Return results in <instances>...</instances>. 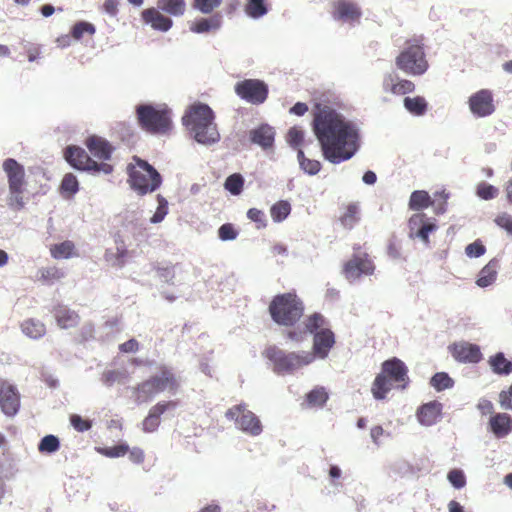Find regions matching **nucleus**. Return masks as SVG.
Segmentation results:
<instances>
[{
	"mask_svg": "<svg viewBox=\"0 0 512 512\" xmlns=\"http://www.w3.org/2000/svg\"><path fill=\"white\" fill-rule=\"evenodd\" d=\"M312 128L324 158L333 164L349 160L358 150L357 130L327 104L315 105Z\"/></svg>",
	"mask_w": 512,
	"mask_h": 512,
	"instance_id": "nucleus-1",
	"label": "nucleus"
},
{
	"mask_svg": "<svg viewBox=\"0 0 512 512\" xmlns=\"http://www.w3.org/2000/svg\"><path fill=\"white\" fill-rule=\"evenodd\" d=\"M214 112L204 103H195L185 112L182 122L198 143L212 144L220 135L214 123Z\"/></svg>",
	"mask_w": 512,
	"mask_h": 512,
	"instance_id": "nucleus-2",
	"label": "nucleus"
},
{
	"mask_svg": "<svg viewBox=\"0 0 512 512\" xmlns=\"http://www.w3.org/2000/svg\"><path fill=\"white\" fill-rule=\"evenodd\" d=\"M179 388L180 381L173 369L166 365H160L156 374L133 388V396L137 404H143L150 402L156 395L165 391L175 394Z\"/></svg>",
	"mask_w": 512,
	"mask_h": 512,
	"instance_id": "nucleus-3",
	"label": "nucleus"
},
{
	"mask_svg": "<svg viewBox=\"0 0 512 512\" xmlns=\"http://www.w3.org/2000/svg\"><path fill=\"white\" fill-rule=\"evenodd\" d=\"M271 319L280 326L292 327L304 315L305 305L295 291L275 295L269 303Z\"/></svg>",
	"mask_w": 512,
	"mask_h": 512,
	"instance_id": "nucleus-4",
	"label": "nucleus"
},
{
	"mask_svg": "<svg viewBox=\"0 0 512 512\" xmlns=\"http://www.w3.org/2000/svg\"><path fill=\"white\" fill-rule=\"evenodd\" d=\"M408 369L403 361L398 358H392L384 361L381 366V372L375 377L371 392L375 399L383 400L387 393L393 388H405L408 383Z\"/></svg>",
	"mask_w": 512,
	"mask_h": 512,
	"instance_id": "nucleus-5",
	"label": "nucleus"
},
{
	"mask_svg": "<svg viewBox=\"0 0 512 512\" xmlns=\"http://www.w3.org/2000/svg\"><path fill=\"white\" fill-rule=\"evenodd\" d=\"M135 113L139 127L147 133L166 135L173 129L172 111L165 104H140Z\"/></svg>",
	"mask_w": 512,
	"mask_h": 512,
	"instance_id": "nucleus-6",
	"label": "nucleus"
},
{
	"mask_svg": "<svg viewBox=\"0 0 512 512\" xmlns=\"http://www.w3.org/2000/svg\"><path fill=\"white\" fill-rule=\"evenodd\" d=\"M127 174L131 188L141 196L154 192L162 183L158 171L137 156H134L133 162L127 166Z\"/></svg>",
	"mask_w": 512,
	"mask_h": 512,
	"instance_id": "nucleus-7",
	"label": "nucleus"
},
{
	"mask_svg": "<svg viewBox=\"0 0 512 512\" xmlns=\"http://www.w3.org/2000/svg\"><path fill=\"white\" fill-rule=\"evenodd\" d=\"M2 168L7 177L9 189L7 205L14 211H20L26 204L24 195L27 190V180L24 166L13 158H7Z\"/></svg>",
	"mask_w": 512,
	"mask_h": 512,
	"instance_id": "nucleus-8",
	"label": "nucleus"
},
{
	"mask_svg": "<svg viewBox=\"0 0 512 512\" xmlns=\"http://www.w3.org/2000/svg\"><path fill=\"white\" fill-rule=\"evenodd\" d=\"M306 332L313 334V356L326 358L334 347L336 340L334 332L328 328L327 319L318 312L308 315L304 321Z\"/></svg>",
	"mask_w": 512,
	"mask_h": 512,
	"instance_id": "nucleus-9",
	"label": "nucleus"
},
{
	"mask_svg": "<svg viewBox=\"0 0 512 512\" xmlns=\"http://www.w3.org/2000/svg\"><path fill=\"white\" fill-rule=\"evenodd\" d=\"M398 69L412 76H421L429 68L423 44L416 39L408 40L395 58Z\"/></svg>",
	"mask_w": 512,
	"mask_h": 512,
	"instance_id": "nucleus-10",
	"label": "nucleus"
},
{
	"mask_svg": "<svg viewBox=\"0 0 512 512\" xmlns=\"http://www.w3.org/2000/svg\"><path fill=\"white\" fill-rule=\"evenodd\" d=\"M263 355L273 364V370L278 374L291 373L314 361V356L310 352L286 353L274 345L267 347Z\"/></svg>",
	"mask_w": 512,
	"mask_h": 512,
	"instance_id": "nucleus-11",
	"label": "nucleus"
},
{
	"mask_svg": "<svg viewBox=\"0 0 512 512\" xmlns=\"http://www.w3.org/2000/svg\"><path fill=\"white\" fill-rule=\"evenodd\" d=\"M374 270L375 265L369 254L359 244H355L352 256L343 264L342 273L345 278L354 281L363 275H372Z\"/></svg>",
	"mask_w": 512,
	"mask_h": 512,
	"instance_id": "nucleus-12",
	"label": "nucleus"
},
{
	"mask_svg": "<svg viewBox=\"0 0 512 512\" xmlns=\"http://www.w3.org/2000/svg\"><path fill=\"white\" fill-rule=\"evenodd\" d=\"M225 417L234 421L236 427L251 436H258L263 431L260 419L247 408L246 404H238L229 408Z\"/></svg>",
	"mask_w": 512,
	"mask_h": 512,
	"instance_id": "nucleus-13",
	"label": "nucleus"
},
{
	"mask_svg": "<svg viewBox=\"0 0 512 512\" xmlns=\"http://www.w3.org/2000/svg\"><path fill=\"white\" fill-rule=\"evenodd\" d=\"M66 161L74 168L82 171H90L95 174H111L113 172V166L106 162L97 163L93 160L87 152L77 146H69L65 150Z\"/></svg>",
	"mask_w": 512,
	"mask_h": 512,
	"instance_id": "nucleus-14",
	"label": "nucleus"
},
{
	"mask_svg": "<svg viewBox=\"0 0 512 512\" xmlns=\"http://www.w3.org/2000/svg\"><path fill=\"white\" fill-rule=\"evenodd\" d=\"M235 93L243 100L259 105L268 97V86L259 79H245L236 83Z\"/></svg>",
	"mask_w": 512,
	"mask_h": 512,
	"instance_id": "nucleus-15",
	"label": "nucleus"
},
{
	"mask_svg": "<svg viewBox=\"0 0 512 512\" xmlns=\"http://www.w3.org/2000/svg\"><path fill=\"white\" fill-rule=\"evenodd\" d=\"M468 105L471 113L478 118L488 117L496 110L493 93L489 89L473 93L468 99Z\"/></svg>",
	"mask_w": 512,
	"mask_h": 512,
	"instance_id": "nucleus-16",
	"label": "nucleus"
},
{
	"mask_svg": "<svg viewBox=\"0 0 512 512\" xmlns=\"http://www.w3.org/2000/svg\"><path fill=\"white\" fill-rule=\"evenodd\" d=\"M448 350L460 363L477 364L483 359L480 346L467 341L454 342L448 346Z\"/></svg>",
	"mask_w": 512,
	"mask_h": 512,
	"instance_id": "nucleus-17",
	"label": "nucleus"
},
{
	"mask_svg": "<svg viewBox=\"0 0 512 512\" xmlns=\"http://www.w3.org/2000/svg\"><path fill=\"white\" fill-rule=\"evenodd\" d=\"M411 238H418L424 244L430 243L429 234L438 228L435 221H431L423 212L413 214L408 221Z\"/></svg>",
	"mask_w": 512,
	"mask_h": 512,
	"instance_id": "nucleus-18",
	"label": "nucleus"
},
{
	"mask_svg": "<svg viewBox=\"0 0 512 512\" xmlns=\"http://www.w3.org/2000/svg\"><path fill=\"white\" fill-rule=\"evenodd\" d=\"M0 407L9 417L14 416L20 408V394L17 388L5 380H0Z\"/></svg>",
	"mask_w": 512,
	"mask_h": 512,
	"instance_id": "nucleus-19",
	"label": "nucleus"
},
{
	"mask_svg": "<svg viewBox=\"0 0 512 512\" xmlns=\"http://www.w3.org/2000/svg\"><path fill=\"white\" fill-rule=\"evenodd\" d=\"M382 87L386 93L397 96L413 93L416 88L413 81L401 78L394 72L386 73L383 76Z\"/></svg>",
	"mask_w": 512,
	"mask_h": 512,
	"instance_id": "nucleus-20",
	"label": "nucleus"
},
{
	"mask_svg": "<svg viewBox=\"0 0 512 512\" xmlns=\"http://www.w3.org/2000/svg\"><path fill=\"white\" fill-rule=\"evenodd\" d=\"M332 16L344 22L358 21L362 15L358 5L349 0H336L332 3Z\"/></svg>",
	"mask_w": 512,
	"mask_h": 512,
	"instance_id": "nucleus-21",
	"label": "nucleus"
},
{
	"mask_svg": "<svg viewBox=\"0 0 512 512\" xmlns=\"http://www.w3.org/2000/svg\"><path fill=\"white\" fill-rule=\"evenodd\" d=\"M141 19L143 23L149 25L152 29L160 32H167L173 26L172 19L162 14L161 10L158 7H150L144 9L141 12Z\"/></svg>",
	"mask_w": 512,
	"mask_h": 512,
	"instance_id": "nucleus-22",
	"label": "nucleus"
},
{
	"mask_svg": "<svg viewBox=\"0 0 512 512\" xmlns=\"http://www.w3.org/2000/svg\"><path fill=\"white\" fill-rule=\"evenodd\" d=\"M85 145L89 152L95 158L102 160V162L111 158L113 147L106 139L97 135H92L86 139Z\"/></svg>",
	"mask_w": 512,
	"mask_h": 512,
	"instance_id": "nucleus-23",
	"label": "nucleus"
},
{
	"mask_svg": "<svg viewBox=\"0 0 512 512\" xmlns=\"http://www.w3.org/2000/svg\"><path fill=\"white\" fill-rule=\"evenodd\" d=\"M53 315L57 325L61 329H70L76 327L80 322L79 314L64 305H57L53 309Z\"/></svg>",
	"mask_w": 512,
	"mask_h": 512,
	"instance_id": "nucleus-24",
	"label": "nucleus"
},
{
	"mask_svg": "<svg viewBox=\"0 0 512 512\" xmlns=\"http://www.w3.org/2000/svg\"><path fill=\"white\" fill-rule=\"evenodd\" d=\"M442 404L438 401H432L422 405L417 412V417L421 424L426 426L433 425L440 418Z\"/></svg>",
	"mask_w": 512,
	"mask_h": 512,
	"instance_id": "nucleus-25",
	"label": "nucleus"
},
{
	"mask_svg": "<svg viewBox=\"0 0 512 512\" xmlns=\"http://www.w3.org/2000/svg\"><path fill=\"white\" fill-rule=\"evenodd\" d=\"M489 426L497 438H503L512 431V418L507 413H497L490 418Z\"/></svg>",
	"mask_w": 512,
	"mask_h": 512,
	"instance_id": "nucleus-26",
	"label": "nucleus"
},
{
	"mask_svg": "<svg viewBox=\"0 0 512 512\" xmlns=\"http://www.w3.org/2000/svg\"><path fill=\"white\" fill-rule=\"evenodd\" d=\"M275 132L267 124H263L250 131V140L252 143L261 146L263 149L271 148L274 143Z\"/></svg>",
	"mask_w": 512,
	"mask_h": 512,
	"instance_id": "nucleus-27",
	"label": "nucleus"
},
{
	"mask_svg": "<svg viewBox=\"0 0 512 512\" xmlns=\"http://www.w3.org/2000/svg\"><path fill=\"white\" fill-rule=\"evenodd\" d=\"M499 269V261L497 259L490 260L479 272L478 279L476 280V284L485 288L492 285L497 278Z\"/></svg>",
	"mask_w": 512,
	"mask_h": 512,
	"instance_id": "nucleus-28",
	"label": "nucleus"
},
{
	"mask_svg": "<svg viewBox=\"0 0 512 512\" xmlns=\"http://www.w3.org/2000/svg\"><path fill=\"white\" fill-rule=\"evenodd\" d=\"M488 365L492 372L499 376H507L512 373V362L503 352H497L488 358Z\"/></svg>",
	"mask_w": 512,
	"mask_h": 512,
	"instance_id": "nucleus-29",
	"label": "nucleus"
},
{
	"mask_svg": "<svg viewBox=\"0 0 512 512\" xmlns=\"http://www.w3.org/2000/svg\"><path fill=\"white\" fill-rule=\"evenodd\" d=\"M222 18L219 14H215L210 18H201L192 23L190 30L194 33H208L220 28Z\"/></svg>",
	"mask_w": 512,
	"mask_h": 512,
	"instance_id": "nucleus-30",
	"label": "nucleus"
},
{
	"mask_svg": "<svg viewBox=\"0 0 512 512\" xmlns=\"http://www.w3.org/2000/svg\"><path fill=\"white\" fill-rule=\"evenodd\" d=\"M436 201H433L429 193L425 190L413 191L409 199V208L413 211H420L430 206H434Z\"/></svg>",
	"mask_w": 512,
	"mask_h": 512,
	"instance_id": "nucleus-31",
	"label": "nucleus"
},
{
	"mask_svg": "<svg viewBox=\"0 0 512 512\" xmlns=\"http://www.w3.org/2000/svg\"><path fill=\"white\" fill-rule=\"evenodd\" d=\"M49 251L51 256L57 260L68 259L77 255L75 244L70 240L51 245Z\"/></svg>",
	"mask_w": 512,
	"mask_h": 512,
	"instance_id": "nucleus-32",
	"label": "nucleus"
},
{
	"mask_svg": "<svg viewBox=\"0 0 512 512\" xmlns=\"http://www.w3.org/2000/svg\"><path fill=\"white\" fill-rule=\"evenodd\" d=\"M64 276V270L56 266L44 267L38 271V281L44 285H53L64 278Z\"/></svg>",
	"mask_w": 512,
	"mask_h": 512,
	"instance_id": "nucleus-33",
	"label": "nucleus"
},
{
	"mask_svg": "<svg viewBox=\"0 0 512 512\" xmlns=\"http://www.w3.org/2000/svg\"><path fill=\"white\" fill-rule=\"evenodd\" d=\"M359 219V207L354 203L344 206L343 212L339 216L341 225L346 229H352Z\"/></svg>",
	"mask_w": 512,
	"mask_h": 512,
	"instance_id": "nucleus-34",
	"label": "nucleus"
},
{
	"mask_svg": "<svg viewBox=\"0 0 512 512\" xmlns=\"http://www.w3.org/2000/svg\"><path fill=\"white\" fill-rule=\"evenodd\" d=\"M157 6L161 11L175 17L184 15L186 11L185 0H158Z\"/></svg>",
	"mask_w": 512,
	"mask_h": 512,
	"instance_id": "nucleus-35",
	"label": "nucleus"
},
{
	"mask_svg": "<svg viewBox=\"0 0 512 512\" xmlns=\"http://www.w3.org/2000/svg\"><path fill=\"white\" fill-rule=\"evenodd\" d=\"M405 109L415 116H422L428 109V103L422 96L405 97L403 101Z\"/></svg>",
	"mask_w": 512,
	"mask_h": 512,
	"instance_id": "nucleus-36",
	"label": "nucleus"
},
{
	"mask_svg": "<svg viewBox=\"0 0 512 512\" xmlns=\"http://www.w3.org/2000/svg\"><path fill=\"white\" fill-rule=\"evenodd\" d=\"M21 328L25 335L33 339L42 337L46 332L45 325L41 321L34 319L25 320L21 324Z\"/></svg>",
	"mask_w": 512,
	"mask_h": 512,
	"instance_id": "nucleus-37",
	"label": "nucleus"
},
{
	"mask_svg": "<svg viewBox=\"0 0 512 512\" xmlns=\"http://www.w3.org/2000/svg\"><path fill=\"white\" fill-rule=\"evenodd\" d=\"M297 160L300 168L308 175H316L321 170V163L318 160L307 158L302 149L297 151Z\"/></svg>",
	"mask_w": 512,
	"mask_h": 512,
	"instance_id": "nucleus-38",
	"label": "nucleus"
},
{
	"mask_svg": "<svg viewBox=\"0 0 512 512\" xmlns=\"http://www.w3.org/2000/svg\"><path fill=\"white\" fill-rule=\"evenodd\" d=\"M245 13L254 19L264 16L268 12L265 0H247Z\"/></svg>",
	"mask_w": 512,
	"mask_h": 512,
	"instance_id": "nucleus-39",
	"label": "nucleus"
},
{
	"mask_svg": "<svg viewBox=\"0 0 512 512\" xmlns=\"http://www.w3.org/2000/svg\"><path fill=\"white\" fill-rule=\"evenodd\" d=\"M291 212V205L286 200H280L270 208V214L274 222H281L288 217Z\"/></svg>",
	"mask_w": 512,
	"mask_h": 512,
	"instance_id": "nucleus-40",
	"label": "nucleus"
},
{
	"mask_svg": "<svg viewBox=\"0 0 512 512\" xmlns=\"http://www.w3.org/2000/svg\"><path fill=\"white\" fill-rule=\"evenodd\" d=\"M328 400V393L323 387H317L306 395V402L310 407H322Z\"/></svg>",
	"mask_w": 512,
	"mask_h": 512,
	"instance_id": "nucleus-41",
	"label": "nucleus"
},
{
	"mask_svg": "<svg viewBox=\"0 0 512 512\" xmlns=\"http://www.w3.org/2000/svg\"><path fill=\"white\" fill-rule=\"evenodd\" d=\"M224 187L232 195H239L243 191L244 178L240 173H234L225 180Z\"/></svg>",
	"mask_w": 512,
	"mask_h": 512,
	"instance_id": "nucleus-42",
	"label": "nucleus"
},
{
	"mask_svg": "<svg viewBox=\"0 0 512 512\" xmlns=\"http://www.w3.org/2000/svg\"><path fill=\"white\" fill-rule=\"evenodd\" d=\"M430 384L437 391H443L451 388L454 385V381L447 373L438 372L431 378Z\"/></svg>",
	"mask_w": 512,
	"mask_h": 512,
	"instance_id": "nucleus-43",
	"label": "nucleus"
},
{
	"mask_svg": "<svg viewBox=\"0 0 512 512\" xmlns=\"http://www.w3.org/2000/svg\"><path fill=\"white\" fill-rule=\"evenodd\" d=\"M177 406L178 401L176 400L159 401L150 408L148 414L157 420H161V415H163L167 410L174 409Z\"/></svg>",
	"mask_w": 512,
	"mask_h": 512,
	"instance_id": "nucleus-44",
	"label": "nucleus"
},
{
	"mask_svg": "<svg viewBox=\"0 0 512 512\" xmlns=\"http://www.w3.org/2000/svg\"><path fill=\"white\" fill-rule=\"evenodd\" d=\"M60 448L59 439L54 435H46L43 437L38 445V450L41 453H53Z\"/></svg>",
	"mask_w": 512,
	"mask_h": 512,
	"instance_id": "nucleus-45",
	"label": "nucleus"
},
{
	"mask_svg": "<svg viewBox=\"0 0 512 512\" xmlns=\"http://www.w3.org/2000/svg\"><path fill=\"white\" fill-rule=\"evenodd\" d=\"M499 190L497 187L486 183L480 182L476 187V195L483 200H491L497 197Z\"/></svg>",
	"mask_w": 512,
	"mask_h": 512,
	"instance_id": "nucleus-46",
	"label": "nucleus"
},
{
	"mask_svg": "<svg viewBox=\"0 0 512 512\" xmlns=\"http://www.w3.org/2000/svg\"><path fill=\"white\" fill-rule=\"evenodd\" d=\"M85 33L93 35L95 33L94 25L88 22L81 21L76 23L71 31L72 37L76 40L81 39Z\"/></svg>",
	"mask_w": 512,
	"mask_h": 512,
	"instance_id": "nucleus-47",
	"label": "nucleus"
},
{
	"mask_svg": "<svg viewBox=\"0 0 512 512\" xmlns=\"http://www.w3.org/2000/svg\"><path fill=\"white\" fill-rule=\"evenodd\" d=\"M449 199V193L445 190L438 191L434 193L433 201H436L434 204V212L437 215L444 214L447 210V201Z\"/></svg>",
	"mask_w": 512,
	"mask_h": 512,
	"instance_id": "nucleus-48",
	"label": "nucleus"
},
{
	"mask_svg": "<svg viewBox=\"0 0 512 512\" xmlns=\"http://www.w3.org/2000/svg\"><path fill=\"white\" fill-rule=\"evenodd\" d=\"M304 141V131L299 127H291L287 133V142L295 149H300V145Z\"/></svg>",
	"mask_w": 512,
	"mask_h": 512,
	"instance_id": "nucleus-49",
	"label": "nucleus"
},
{
	"mask_svg": "<svg viewBox=\"0 0 512 512\" xmlns=\"http://www.w3.org/2000/svg\"><path fill=\"white\" fill-rule=\"evenodd\" d=\"M157 201H158V207H157L154 215L150 219L151 223H154V224L160 223L161 221H163V219L165 218V216L168 213L167 200L163 196L157 195Z\"/></svg>",
	"mask_w": 512,
	"mask_h": 512,
	"instance_id": "nucleus-50",
	"label": "nucleus"
},
{
	"mask_svg": "<svg viewBox=\"0 0 512 512\" xmlns=\"http://www.w3.org/2000/svg\"><path fill=\"white\" fill-rule=\"evenodd\" d=\"M78 188L77 178L71 173L66 174L61 182V191L73 195L78 191Z\"/></svg>",
	"mask_w": 512,
	"mask_h": 512,
	"instance_id": "nucleus-51",
	"label": "nucleus"
},
{
	"mask_svg": "<svg viewBox=\"0 0 512 512\" xmlns=\"http://www.w3.org/2000/svg\"><path fill=\"white\" fill-rule=\"evenodd\" d=\"M129 451L127 444H119L112 447H105L100 450L101 454L109 458H117L126 455Z\"/></svg>",
	"mask_w": 512,
	"mask_h": 512,
	"instance_id": "nucleus-52",
	"label": "nucleus"
},
{
	"mask_svg": "<svg viewBox=\"0 0 512 512\" xmlns=\"http://www.w3.org/2000/svg\"><path fill=\"white\" fill-rule=\"evenodd\" d=\"M247 217H248L249 220H251L252 222L256 223V227L258 229L265 228L266 225H267L265 214L260 209L250 208L247 211Z\"/></svg>",
	"mask_w": 512,
	"mask_h": 512,
	"instance_id": "nucleus-53",
	"label": "nucleus"
},
{
	"mask_svg": "<svg viewBox=\"0 0 512 512\" xmlns=\"http://www.w3.org/2000/svg\"><path fill=\"white\" fill-rule=\"evenodd\" d=\"M221 2L222 0H194L193 6L202 13L209 14L217 8Z\"/></svg>",
	"mask_w": 512,
	"mask_h": 512,
	"instance_id": "nucleus-54",
	"label": "nucleus"
},
{
	"mask_svg": "<svg viewBox=\"0 0 512 512\" xmlns=\"http://www.w3.org/2000/svg\"><path fill=\"white\" fill-rule=\"evenodd\" d=\"M495 224L512 236V216L506 212L500 213L494 219Z\"/></svg>",
	"mask_w": 512,
	"mask_h": 512,
	"instance_id": "nucleus-55",
	"label": "nucleus"
},
{
	"mask_svg": "<svg viewBox=\"0 0 512 512\" xmlns=\"http://www.w3.org/2000/svg\"><path fill=\"white\" fill-rule=\"evenodd\" d=\"M449 482L457 489L463 488L466 485V478L462 470L453 469L447 476Z\"/></svg>",
	"mask_w": 512,
	"mask_h": 512,
	"instance_id": "nucleus-56",
	"label": "nucleus"
},
{
	"mask_svg": "<svg viewBox=\"0 0 512 512\" xmlns=\"http://www.w3.org/2000/svg\"><path fill=\"white\" fill-rule=\"evenodd\" d=\"M157 276L164 282L174 284L175 279V266H165L156 268Z\"/></svg>",
	"mask_w": 512,
	"mask_h": 512,
	"instance_id": "nucleus-57",
	"label": "nucleus"
},
{
	"mask_svg": "<svg viewBox=\"0 0 512 512\" xmlns=\"http://www.w3.org/2000/svg\"><path fill=\"white\" fill-rule=\"evenodd\" d=\"M218 236L223 241H229L236 239L238 232L231 223H225L218 229Z\"/></svg>",
	"mask_w": 512,
	"mask_h": 512,
	"instance_id": "nucleus-58",
	"label": "nucleus"
},
{
	"mask_svg": "<svg viewBox=\"0 0 512 512\" xmlns=\"http://www.w3.org/2000/svg\"><path fill=\"white\" fill-rule=\"evenodd\" d=\"M465 252L469 257L476 258L482 256L486 252V248L480 240H476L473 243L467 245Z\"/></svg>",
	"mask_w": 512,
	"mask_h": 512,
	"instance_id": "nucleus-59",
	"label": "nucleus"
},
{
	"mask_svg": "<svg viewBox=\"0 0 512 512\" xmlns=\"http://www.w3.org/2000/svg\"><path fill=\"white\" fill-rule=\"evenodd\" d=\"M71 425L79 432L87 431L91 428V422L83 419L77 414H73L70 417Z\"/></svg>",
	"mask_w": 512,
	"mask_h": 512,
	"instance_id": "nucleus-60",
	"label": "nucleus"
},
{
	"mask_svg": "<svg viewBox=\"0 0 512 512\" xmlns=\"http://www.w3.org/2000/svg\"><path fill=\"white\" fill-rule=\"evenodd\" d=\"M161 420H157L151 415H147L142 421V430L145 433H152L158 429L160 426Z\"/></svg>",
	"mask_w": 512,
	"mask_h": 512,
	"instance_id": "nucleus-61",
	"label": "nucleus"
},
{
	"mask_svg": "<svg viewBox=\"0 0 512 512\" xmlns=\"http://www.w3.org/2000/svg\"><path fill=\"white\" fill-rule=\"evenodd\" d=\"M139 349V343L135 339H130L119 346V350L123 353L136 352Z\"/></svg>",
	"mask_w": 512,
	"mask_h": 512,
	"instance_id": "nucleus-62",
	"label": "nucleus"
},
{
	"mask_svg": "<svg viewBox=\"0 0 512 512\" xmlns=\"http://www.w3.org/2000/svg\"><path fill=\"white\" fill-rule=\"evenodd\" d=\"M119 0H105L103 3V10L111 15L115 16L118 13Z\"/></svg>",
	"mask_w": 512,
	"mask_h": 512,
	"instance_id": "nucleus-63",
	"label": "nucleus"
},
{
	"mask_svg": "<svg viewBox=\"0 0 512 512\" xmlns=\"http://www.w3.org/2000/svg\"><path fill=\"white\" fill-rule=\"evenodd\" d=\"M129 459L135 464H141L144 461V452L140 448H133L128 451Z\"/></svg>",
	"mask_w": 512,
	"mask_h": 512,
	"instance_id": "nucleus-64",
	"label": "nucleus"
}]
</instances>
